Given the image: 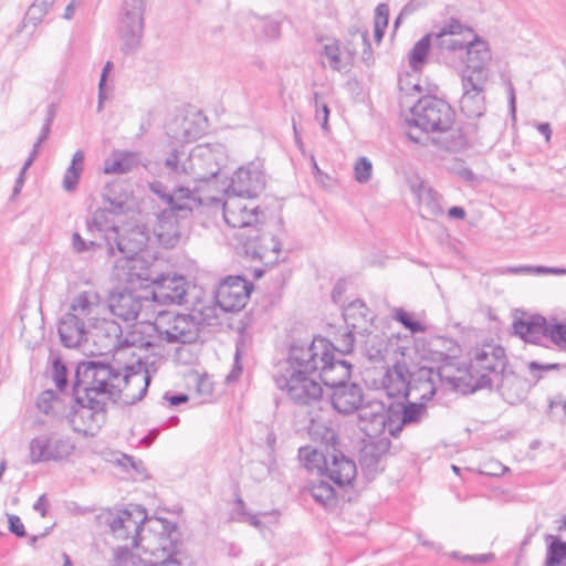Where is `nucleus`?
I'll return each mask as SVG.
<instances>
[{"label": "nucleus", "mask_w": 566, "mask_h": 566, "mask_svg": "<svg viewBox=\"0 0 566 566\" xmlns=\"http://www.w3.org/2000/svg\"><path fill=\"white\" fill-rule=\"evenodd\" d=\"M122 376V364L99 359L77 363L74 374V390L80 388L86 399L106 395L114 403L122 398L123 389L115 380Z\"/></svg>", "instance_id": "obj_1"}, {"label": "nucleus", "mask_w": 566, "mask_h": 566, "mask_svg": "<svg viewBox=\"0 0 566 566\" xmlns=\"http://www.w3.org/2000/svg\"><path fill=\"white\" fill-rule=\"evenodd\" d=\"M50 416L57 420H66L70 424H73L75 417L80 416L82 420L88 422L91 430L101 429L107 420V403L103 399H86L80 388L74 390L73 382L71 392L63 390L55 394Z\"/></svg>", "instance_id": "obj_2"}, {"label": "nucleus", "mask_w": 566, "mask_h": 566, "mask_svg": "<svg viewBox=\"0 0 566 566\" xmlns=\"http://www.w3.org/2000/svg\"><path fill=\"white\" fill-rule=\"evenodd\" d=\"M509 358L505 348L495 344H483L481 347L473 349L472 356L468 364L459 367V371H464L471 379L474 375L481 371H488L495 375L497 378L496 391L503 397L504 400L513 403L514 396L509 391L507 385L512 378L516 379L517 376L514 371L507 369Z\"/></svg>", "instance_id": "obj_3"}, {"label": "nucleus", "mask_w": 566, "mask_h": 566, "mask_svg": "<svg viewBox=\"0 0 566 566\" xmlns=\"http://www.w3.org/2000/svg\"><path fill=\"white\" fill-rule=\"evenodd\" d=\"M321 339L327 338L311 335L302 325L293 327L289 335L287 357L279 374H291L292 370L316 374L324 345Z\"/></svg>", "instance_id": "obj_4"}, {"label": "nucleus", "mask_w": 566, "mask_h": 566, "mask_svg": "<svg viewBox=\"0 0 566 566\" xmlns=\"http://www.w3.org/2000/svg\"><path fill=\"white\" fill-rule=\"evenodd\" d=\"M312 434L319 441L321 451L325 453V458L329 459L328 480L340 486L355 481L356 463L343 452L337 431L325 424H317L313 428Z\"/></svg>", "instance_id": "obj_5"}, {"label": "nucleus", "mask_w": 566, "mask_h": 566, "mask_svg": "<svg viewBox=\"0 0 566 566\" xmlns=\"http://www.w3.org/2000/svg\"><path fill=\"white\" fill-rule=\"evenodd\" d=\"M410 113L411 117L406 123L423 133H447L455 118V112L448 102L431 95L419 98Z\"/></svg>", "instance_id": "obj_6"}, {"label": "nucleus", "mask_w": 566, "mask_h": 566, "mask_svg": "<svg viewBox=\"0 0 566 566\" xmlns=\"http://www.w3.org/2000/svg\"><path fill=\"white\" fill-rule=\"evenodd\" d=\"M149 327L167 344H195L201 332V323L191 314L159 311Z\"/></svg>", "instance_id": "obj_7"}, {"label": "nucleus", "mask_w": 566, "mask_h": 566, "mask_svg": "<svg viewBox=\"0 0 566 566\" xmlns=\"http://www.w3.org/2000/svg\"><path fill=\"white\" fill-rule=\"evenodd\" d=\"M146 0H123L118 11L117 34L120 40V51L134 54L143 43L145 32Z\"/></svg>", "instance_id": "obj_8"}, {"label": "nucleus", "mask_w": 566, "mask_h": 566, "mask_svg": "<svg viewBox=\"0 0 566 566\" xmlns=\"http://www.w3.org/2000/svg\"><path fill=\"white\" fill-rule=\"evenodd\" d=\"M161 524L159 532V544L154 548L143 547L145 552H150L148 566H184L187 559L184 551V542L179 526L166 517H150Z\"/></svg>", "instance_id": "obj_9"}, {"label": "nucleus", "mask_w": 566, "mask_h": 566, "mask_svg": "<svg viewBox=\"0 0 566 566\" xmlns=\"http://www.w3.org/2000/svg\"><path fill=\"white\" fill-rule=\"evenodd\" d=\"M123 334V327L116 321L106 318L99 321L92 333L94 344L106 353L129 347L150 349L157 345L149 339H145L143 332L138 331L136 325L125 336Z\"/></svg>", "instance_id": "obj_10"}, {"label": "nucleus", "mask_w": 566, "mask_h": 566, "mask_svg": "<svg viewBox=\"0 0 566 566\" xmlns=\"http://www.w3.org/2000/svg\"><path fill=\"white\" fill-rule=\"evenodd\" d=\"M243 253L251 260H259L265 266L279 263L282 242L266 226H254L239 235Z\"/></svg>", "instance_id": "obj_11"}, {"label": "nucleus", "mask_w": 566, "mask_h": 566, "mask_svg": "<svg viewBox=\"0 0 566 566\" xmlns=\"http://www.w3.org/2000/svg\"><path fill=\"white\" fill-rule=\"evenodd\" d=\"M193 208L198 207L192 201H185L167 207L157 214L154 231L163 247L171 249L180 242L184 223L190 219Z\"/></svg>", "instance_id": "obj_12"}, {"label": "nucleus", "mask_w": 566, "mask_h": 566, "mask_svg": "<svg viewBox=\"0 0 566 566\" xmlns=\"http://www.w3.org/2000/svg\"><path fill=\"white\" fill-rule=\"evenodd\" d=\"M30 461L33 464L43 462H64L75 450V443L70 436L46 432L34 437L29 444Z\"/></svg>", "instance_id": "obj_13"}, {"label": "nucleus", "mask_w": 566, "mask_h": 566, "mask_svg": "<svg viewBox=\"0 0 566 566\" xmlns=\"http://www.w3.org/2000/svg\"><path fill=\"white\" fill-rule=\"evenodd\" d=\"M513 334L523 342L533 345H543V338L549 339L554 344V338L562 339L564 327L559 321L552 316L546 318L541 314H532L527 317H515L512 323Z\"/></svg>", "instance_id": "obj_14"}, {"label": "nucleus", "mask_w": 566, "mask_h": 566, "mask_svg": "<svg viewBox=\"0 0 566 566\" xmlns=\"http://www.w3.org/2000/svg\"><path fill=\"white\" fill-rule=\"evenodd\" d=\"M312 374L292 370L291 374H277L274 382L281 390H285L291 400L300 406H308L319 401L323 397V387L319 381L311 378Z\"/></svg>", "instance_id": "obj_15"}, {"label": "nucleus", "mask_w": 566, "mask_h": 566, "mask_svg": "<svg viewBox=\"0 0 566 566\" xmlns=\"http://www.w3.org/2000/svg\"><path fill=\"white\" fill-rule=\"evenodd\" d=\"M447 50L451 52L461 51L465 53V65L461 72L462 75H470L472 78L489 80L490 73L488 63L491 60L489 43L481 36L475 35L468 43L459 40H450Z\"/></svg>", "instance_id": "obj_16"}, {"label": "nucleus", "mask_w": 566, "mask_h": 566, "mask_svg": "<svg viewBox=\"0 0 566 566\" xmlns=\"http://www.w3.org/2000/svg\"><path fill=\"white\" fill-rule=\"evenodd\" d=\"M253 290V282L244 275H228L214 291L216 304L224 313L239 312L248 304Z\"/></svg>", "instance_id": "obj_17"}, {"label": "nucleus", "mask_w": 566, "mask_h": 566, "mask_svg": "<svg viewBox=\"0 0 566 566\" xmlns=\"http://www.w3.org/2000/svg\"><path fill=\"white\" fill-rule=\"evenodd\" d=\"M324 343L318 365V379L329 389L350 381L353 364L344 357L335 355L336 345L329 339Z\"/></svg>", "instance_id": "obj_18"}, {"label": "nucleus", "mask_w": 566, "mask_h": 566, "mask_svg": "<svg viewBox=\"0 0 566 566\" xmlns=\"http://www.w3.org/2000/svg\"><path fill=\"white\" fill-rule=\"evenodd\" d=\"M209 201L222 208L224 222L231 228L244 229L247 232L254 226L263 224L265 213L260 206L248 207L238 197L223 202L220 198L210 197Z\"/></svg>", "instance_id": "obj_19"}, {"label": "nucleus", "mask_w": 566, "mask_h": 566, "mask_svg": "<svg viewBox=\"0 0 566 566\" xmlns=\"http://www.w3.org/2000/svg\"><path fill=\"white\" fill-rule=\"evenodd\" d=\"M148 235L139 228H132L125 233L120 234L119 230L116 234L105 238V250L108 256H114L116 252L122 254V258L115 262L124 264L133 259L140 258V253L147 247Z\"/></svg>", "instance_id": "obj_20"}, {"label": "nucleus", "mask_w": 566, "mask_h": 566, "mask_svg": "<svg viewBox=\"0 0 566 566\" xmlns=\"http://www.w3.org/2000/svg\"><path fill=\"white\" fill-rule=\"evenodd\" d=\"M115 269H123V277L119 280L124 281L127 286L134 290H148L153 289L156 276L161 274L159 264L156 261H149L144 256L133 259L132 261L119 264L114 263ZM118 276H120L118 274Z\"/></svg>", "instance_id": "obj_21"}, {"label": "nucleus", "mask_w": 566, "mask_h": 566, "mask_svg": "<svg viewBox=\"0 0 566 566\" xmlns=\"http://www.w3.org/2000/svg\"><path fill=\"white\" fill-rule=\"evenodd\" d=\"M265 174L254 161L239 167L232 175L227 192L238 198H255L265 188Z\"/></svg>", "instance_id": "obj_22"}, {"label": "nucleus", "mask_w": 566, "mask_h": 566, "mask_svg": "<svg viewBox=\"0 0 566 566\" xmlns=\"http://www.w3.org/2000/svg\"><path fill=\"white\" fill-rule=\"evenodd\" d=\"M188 282L184 275L164 273L156 276L149 294L159 305H182L186 303Z\"/></svg>", "instance_id": "obj_23"}, {"label": "nucleus", "mask_w": 566, "mask_h": 566, "mask_svg": "<svg viewBox=\"0 0 566 566\" xmlns=\"http://www.w3.org/2000/svg\"><path fill=\"white\" fill-rule=\"evenodd\" d=\"M307 488L313 500L329 510L336 509L340 503L352 502L356 497L354 481L340 486L319 479L310 481Z\"/></svg>", "instance_id": "obj_24"}, {"label": "nucleus", "mask_w": 566, "mask_h": 566, "mask_svg": "<svg viewBox=\"0 0 566 566\" xmlns=\"http://www.w3.org/2000/svg\"><path fill=\"white\" fill-rule=\"evenodd\" d=\"M489 80L472 78L470 75H462V96L459 101L460 109L468 118H480L486 111L485 84Z\"/></svg>", "instance_id": "obj_25"}, {"label": "nucleus", "mask_w": 566, "mask_h": 566, "mask_svg": "<svg viewBox=\"0 0 566 566\" xmlns=\"http://www.w3.org/2000/svg\"><path fill=\"white\" fill-rule=\"evenodd\" d=\"M137 291L125 285L112 291L108 295L111 313L124 322H133L137 318L143 304L142 300H148V295H138Z\"/></svg>", "instance_id": "obj_26"}, {"label": "nucleus", "mask_w": 566, "mask_h": 566, "mask_svg": "<svg viewBox=\"0 0 566 566\" xmlns=\"http://www.w3.org/2000/svg\"><path fill=\"white\" fill-rule=\"evenodd\" d=\"M391 441L387 437L369 438L359 450V464L364 474L371 479L385 470L384 459L391 450Z\"/></svg>", "instance_id": "obj_27"}, {"label": "nucleus", "mask_w": 566, "mask_h": 566, "mask_svg": "<svg viewBox=\"0 0 566 566\" xmlns=\"http://www.w3.org/2000/svg\"><path fill=\"white\" fill-rule=\"evenodd\" d=\"M329 400L340 415H352L364 405V390L357 382H345L331 389Z\"/></svg>", "instance_id": "obj_28"}, {"label": "nucleus", "mask_w": 566, "mask_h": 566, "mask_svg": "<svg viewBox=\"0 0 566 566\" xmlns=\"http://www.w3.org/2000/svg\"><path fill=\"white\" fill-rule=\"evenodd\" d=\"M385 403L380 400H368L357 409L358 426L368 438H381L385 432Z\"/></svg>", "instance_id": "obj_29"}, {"label": "nucleus", "mask_w": 566, "mask_h": 566, "mask_svg": "<svg viewBox=\"0 0 566 566\" xmlns=\"http://www.w3.org/2000/svg\"><path fill=\"white\" fill-rule=\"evenodd\" d=\"M57 333L62 345L66 348H75L86 340L85 323L73 312H67L61 317Z\"/></svg>", "instance_id": "obj_30"}, {"label": "nucleus", "mask_w": 566, "mask_h": 566, "mask_svg": "<svg viewBox=\"0 0 566 566\" xmlns=\"http://www.w3.org/2000/svg\"><path fill=\"white\" fill-rule=\"evenodd\" d=\"M476 134L478 125L475 123H465L451 130L449 136L442 140L432 138V143L446 151L458 153L469 148Z\"/></svg>", "instance_id": "obj_31"}, {"label": "nucleus", "mask_w": 566, "mask_h": 566, "mask_svg": "<svg viewBox=\"0 0 566 566\" xmlns=\"http://www.w3.org/2000/svg\"><path fill=\"white\" fill-rule=\"evenodd\" d=\"M490 373L481 371L474 375L475 381H467L462 377L448 376L444 374V367L438 368V377L441 381H446L452 386V389L462 394H474L482 389H492L493 380L489 376Z\"/></svg>", "instance_id": "obj_32"}, {"label": "nucleus", "mask_w": 566, "mask_h": 566, "mask_svg": "<svg viewBox=\"0 0 566 566\" xmlns=\"http://www.w3.org/2000/svg\"><path fill=\"white\" fill-rule=\"evenodd\" d=\"M151 191L158 196L168 207L192 201L193 206L200 207L203 203L202 198L195 196L193 191L187 187L179 186L172 192H167L166 187L160 182H154L150 186Z\"/></svg>", "instance_id": "obj_33"}, {"label": "nucleus", "mask_w": 566, "mask_h": 566, "mask_svg": "<svg viewBox=\"0 0 566 566\" xmlns=\"http://www.w3.org/2000/svg\"><path fill=\"white\" fill-rule=\"evenodd\" d=\"M411 368L410 387L412 392L419 387H424L423 392L420 394L419 400H431L437 392V387L433 381L434 369L428 366H412ZM436 375L438 376V371Z\"/></svg>", "instance_id": "obj_34"}, {"label": "nucleus", "mask_w": 566, "mask_h": 566, "mask_svg": "<svg viewBox=\"0 0 566 566\" xmlns=\"http://www.w3.org/2000/svg\"><path fill=\"white\" fill-rule=\"evenodd\" d=\"M134 512H136L140 516V520L138 522L136 520H133V523L135 524V532H136V535L133 538V545H134V547H138L139 546L138 536H139L140 531L143 530V525L146 522L151 521V518H149L147 511L144 506L137 504V505H134L133 510H128V509L122 510L119 514H117L116 516H114L109 520L108 525H109L112 532H114V533H116L123 528H126L125 523L130 521Z\"/></svg>", "instance_id": "obj_35"}, {"label": "nucleus", "mask_w": 566, "mask_h": 566, "mask_svg": "<svg viewBox=\"0 0 566 566\" xmlns=\"http://www.w3.org/2000/svg\"><path fill=\"white\" fill-rule=\"evenodd\" d=\"M114 217L115 216L109 212L107 207L96 209L93 216L86 219L87 232L91 235L98 232L103 234L104 239L113 233L116 234L119 228L116 224Z\"/></svg>", "instance_id": "obj_36"}, {"label": "nucleus", "mask_w": 566, "mask_h": 566, "mask_svg": "<svg viewBox=\"0 0 566 566\" xmlns=\"http://www.w3.org/2000/svg\"><path fill=\"white\" fill-rule=\"evenodd\" d=\"M55 1L56 0H34L28 8L23 21L18 25L15 35H9L8 43H12L14 38H18L28 24H31L33 28L39 25Z\"/></svg>", "instance_id": "obj_37"}, {"label": "nucleus", "mask_w": 566, "mask_h": 566, "mask_svg": "<svg viewBox=\"0 0 566 566\" xmlns=\"http://www.w3.org/2000/svg\"><path fill=\"white\" fill-rule=\"evenodd\" d=\"M426 403L427 401L424 400L409 401L407 399L401 401L400 413H402V420L391 430L394 434L401 433L406 426L419 423L427 413Z\"/></svg>", "instance_id": "obj_38"}, {"label": "nucleus", "mask_w": 566, "mask_h": 566, "mask_svg": "<svg viewBox=\"0 0 566 566\" xmlns=\"http://www.w3.org/2000/svg\"><path fill=\"white\" fill-rule=\"evenodd\" d=\"M431 49V34H424L408 53L409 66L413 73H420L428 62Z\"/></svg>", "instance_id": "obj_39"}, {"label": "nucleus", "mask_w": 566, "mask_h": 566, "mask_svg": "<svg viewBox=\"0 0 566 566\" xmlns=\"http://www.w3.org/2000/svg\"><path fill=\"white\" fill-rule=\"evenodd\" d=\"M298 455L305 461L307 469H317L321 475L328 479L329 459L325 458V453L311 447H304L298 449Z\"/></svg>", "instance_id": "obj_40"}, {"label": "nucleus", "mask_w": 566, "mask_h": 566, "mask_svg": "<svg viewBox=\"0 0 566 566\" xmlns=\"http://www.w3.org/2000/svg\"><path fill=\"white\" fill-rule=\"evenodd\" d=\"M369 310L365 302L357 298L343 308V317L347 328L357 329L360 322H367Z\"/></svg>", "instance_id": "obj_41"}, {"label": "nucleus", "mask_w": 566, "mask_h": 566, "mask_svg": "<svg viewBox=\"0 0 566 566\" xmlns=\"http://www.w3.org/2000/svg\"><path fill=\"white\" fill-rule=\"evenodd\" d=\"M138 164V155L133 151H123L115 154L112 163L105 161V174H126L129 172Z\"/></svg>", "instance_id": "obj_42"}, {"label": "nucleus", "mask_w": 566, "mask_h": 566, "mask_svg": "<svg viewBox=\"0 0 566 566\" xmlns=\"http://www.w3.org/2000/svg\"><path fill=\"white\" fill-rule=\"evenodd\" d=\"M84 158L85 156L83 150L78 149L74 153L63 178V188L66 191H73L77 187L83 171Z\"/></svg>", "instance_id": "obj_43"}, {"label": "nucleus", "mask_w": 566, "mask_h": 566, "mask_svg": "<svg viewBox=\"0 0 566 566\" xmlns=\"http://www.w3.org/2000/svg\"><path fill=\"white\" fill-rule=\"evenodd\" d=\"M119 185H109L105 188L102 197L108 203V210L114 216H122L128 211L127 197L118 193Z\"/></svg>", "instance_id": "obj_44"}, {"label": "nucleus", "mask_w": 566, "mask_h": 566, "mask_svg": "<svg viewBox=\"0 0 566 566\" xmlns=\"http://www.w3.org/2000/svg\"><path fill=\"white\" fill-rule=\"evenodd\" d=\"M551 543L546 548L545 566H562L566 564V541L549 535Z\"/></svg>", "instance_id": "obj_45"}, {"label": "nucleus", "mask_w": 566, "mask_h": 566, "mask_svg": "<svg viewBox=\"0 0 566 566\" xmlns=\"http://www.w3.org/2000/svg\"><path fill=\"white\" fill-rule=\"evenodd\" d=\"M401 401H392L388 406L385 405L384 410V422H385V431L388 430V433L392 438L399 437L400 433H395V426H397L402 420V413H400Z\"/></svg>", "instance_id": "obj_46"}, {"label": "nucleus", "mask_w": 566, "mask_h": 566, "mask_svg": "<svg viewBox=\"0 0 566 566\" xmlns=\"http://www.w3.org/2000/svg\"><path fill=\"white\" fill-rule=\"evenodd\" d=\"M52 379L55 384V387L60 392L67 389L69 385V369L63 361L62 357L56 355L52 358Z\"/></svg>", "instance_id": "obj_47"}, {"label": "nucleus", "mask_w": 566, "mask_h": 566, "mask_svg": "<svg viewBox=\"0 0 566 566\" xmlns=\"http://www.w3.org/2000/svg\"><path fill=\"white\" fill-rule=\"evenodd\" d=\"M382 386L385 390L387 391L388 397L390 398H403V400H407L410 395H412L411 387L408 386V388L403 389L402 387L397 384L396 380H394V375L391 373V369H387L386 374L382 378Z\"/></svg>", "instance_id": "obj_48"}, {"label": "nucleus", "mask_w": 566, "mask_h": 566, "mask_svg": "<svg viewBox=\"0 0 566 566\" xmlns=\"http://www.w3.org/2000/svg\"><path fill=\"white\" fill-rule=\"evenodd\" d=\"M394 318L400 323L411 334L424 333L426 326L420 321L413 318L412 314L399 307L395 310Z\"/></svg>", "instance_id": "obj_49"}, {"label": "nucleus", "mask_w": 566, "mask_h": 566, "mask_svg": "<svg viewBox=\"0 0 566 566\" xmlns=\"http://www.w3.org/2000/svg\"><path fill=\"white\" fill-rule=\"evenodd\" d=\"M527 368L535 382H538L544 378V373L564 369L566 368V365L559 363H539L537 360H532L528 363Z\"/></svg>", "instance_id": "obj_50"}, {"label": "nucleus", "mask_w": 566, "mask_h": 566, "mask_svg": "<svg viewBox=\"0 0 566 566\" xmlns=\"http://www.w3.org/2000/svg\"><path fill=\"white\" fill-rule=\"evenodd\" d=\"M394 375V380L399 384L403 389L410 386V376L412 368L408 366L405 360H397L390 368Z\"/></svg>", "instance_id": "obj_51"}, {"label": "nucleus", "mask_w": 566, "mask_h": 566, "mask_svg": "<svg viewBox=\"0 0 566 566\" xmlns=\"http://www.w3.org/2000/svg\"><path fill=\"white\" fill-rule=\"evenodd\" d=\"M337 340L339 344L336 345L335 355L344 358L347 355H352L354 353L356 342L355 329L348 328Z\"/></svg>", "instance_id": "obj_52"}, {"label": "nucleus", "mask_w": 566, "mask_h": 566, "mask_svg": "<svg viewBox=\"0 0 566 566\" xmlns=\"http://www.w3.org/2000/svg\"><path fill=\"white\" fill-rule=\"evenodd\" d=\"M462 31V24L459 20L451 18L449 23L446 24L439 33L436 34L438 45L441 49H447V44L451 39H443L446 35L459 34Z\"/></svg>", "instance_id": "obj_53"}, {"label": "nucleus", "mask_w": 566, "mask_h": 566, "mask_svg": "<svg viewBox=\"0 0 566 566\" xmlns=\"http://www.w3.org/2000/svg\"><path fill=\"white\" fill-rule=\"evenodd\" d=\"M371 171H373L371 161L365 156L359 157L354 166V174H355L356 181L359 184L367 182L371 177Z\"/></svg>", "instance_id": "obj_54"}, {"label": "nucleus", "mask_w": 566, "mask_h": 566, "mask_svg": "<svg viewBox=\"0 0 566 566\" xmlns=\"http://www.w3.org/2000/svg\"><path fill=\"white\" fill-rule=\"evenodd\" d=\"M449 556L453 559L461 560L462 563L465 564H486L495 559V554L493 553L469 555L453 551L449 554Z\"/></svg>", "instance_id": "obj_55"}, {"label": "nucleus", "mask_w": 566, "mask_h": 566, "mask_svg": "<svg viewBox=\"0 0 566 566\" xmlns=\"http://www.w3.org/2000/svg\"><path fill=\"white\" fill-rule=\"evenodd\" d=\"M324 55L329 60V66L334 71H340V50L336 39L323 48Z\"/></svg>", "instance_id": "obj_56"}, {"label": "nucleus", "mask_w": 566, "mask_h": 566, "mask_svg": "<svg viewBox=\"0 0 566 566\" xmlns=\"http://www.w3.org/2000/svg\"><path fill=\"white\" fill-rule=\"evenodd\" d=\"M91 293L87 291H83L78 293L71 302L70 310L71 312L81 311L83 314H90L92 308Z\"/></svg>", "instance_id": "obj_57"}, {"label": "nucleus", "mask_w": 566, "mask_h": 566, "mask_svg": "<svg viewBox=\"0 0 566 566\" xmlns=\"http://www.w3.org/2000/svg\"><path fill=\"white\" fill-rule=\"evenodd\" d=\"M55 394L56 391L53 389H46L43 390L36 399V408L46 416L51 415Z\"/></svg>", "instance_id": "obj_58"}, {"label": "nucleus", "mask_w": 566, "mask_h": 566, "mask_svg": "<svg viewBox=\"0 0 566 566\" xmlns=\"http://www.w3.org/2000/svg\"><path fill=\"white\" fill-rule=\"evenodd\" d=\"M148 373L145 363L138 359L135 364L122 365L123 381L127 385L133 376L140 374L142 371Z\"/></svg>", "instance_id": "obj_59"}, {"label": "nucleus", "mask_w": 566, "mask_h": 566, "mask_svg": "<svg viewBox=\"0 0 566 566\" xmlns=\"http://www.w3.org/2000/svg\"><path fill=\"white\" fill-rule=\"evenodd\" d=\"M8 528L9 532L18 538H24L28 536L25 527L18 515L8 514Z\"/></svg>", "instance_id": "obj_60"}, {"label": "nucleus", "mask_w": 566, "mask_h": 566, "mask_svg": "<svg viewBox=\"0 0 566 566\" xmlns=\"http://www.w3.org/2000/svg\"><path fill=\"white\" fill-rule=\"evenodd\" d=\"M361 43H363V52H361V61L367 65H371L375 62L374 53L371 49V44L368 36V30L359 31Z\"/></svg>", "instance_id": "obj_61"}, {"label": "nucleus", "mask_w": 566, "mask_h": 566, "mask_svg": "<svg viewBox=\"0 0 566 566\" xmlns=\"http://www.w3.org/2000/svg\"><path fill=\"white\" fill-rule=\"evenodd\" d=\"M165 166L169 168L172 172L180 175L187 174L186 165H179V151L177 149H172L169 156L165 159Z\"/></svg>", "instance_id": "obj_62"}, {"label": "nucleus", "mask_w": 566, "mask_h": 566, "mask_svg": "<svg viewBox=\"0 0 566 566\" xmlns=\"http://www.w3.org/2000/svg\"><path fill=\"white\" fill-rule=\"evenodd\" d=\"M251 513L248 512L245 503L238 491L234 497V509L232 520L237 522H243Z\"/></svg>", "instance_id": "obj_63"}, {"label": "nucleus", "mask_w": 566, "mask_h": 566, "mask_svg": "<svg viewBox=\"0 0 566 566\" xmlns=\"http://www.w3.org/2000/svg\"><path fill=\"white\" fill-rule=\"evenodd\" d=\"M389 22V8L386 3H379L375 9L374 25L387 28Z\"/></svg>", "instance_id": "obj_64"}]
</instances>
